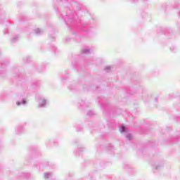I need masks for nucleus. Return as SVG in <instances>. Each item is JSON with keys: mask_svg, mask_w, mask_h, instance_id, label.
<instances>
[{"mask_svg": "<svg viewBox=\"0 0 180 180\" xmlns=\"http://www.w3.org/2000/svg\"><path fill=\"white\" fill-rule=\"evenodd\" d=\"M128 139L129 140H131V135L128 136Z\"/></svg>", "mask_w": 180, "mask_h": 180, "instance_id": "1", "label": "nucleus"}, {"mask_svg": "<svg viewBox=\"0 0 180 180\" xmlns=\"http://www.w3.org/2000/svg\"><path fill=\"white\" fill-rule=\"evenodd\" d=\"M122 131H124V127H122Z\"/></svg>", "mask_w": 180, "mask_h": 180, "instance_id": "2", "label": "nucleus"}, {"mask_svg": "<svg viewBox=\"0 0 180 180\" xmlns=\"http://www.w3.org/2000/svg\"><path fill=\"white\" fill-rule=\"evenodd\" d=\"M17 105H20V103L17 102Z\"/></svg>", "mask_w": 180, "mask_h": 180, "instance_id": "3", "label": "nucleus"}]
</instances>
